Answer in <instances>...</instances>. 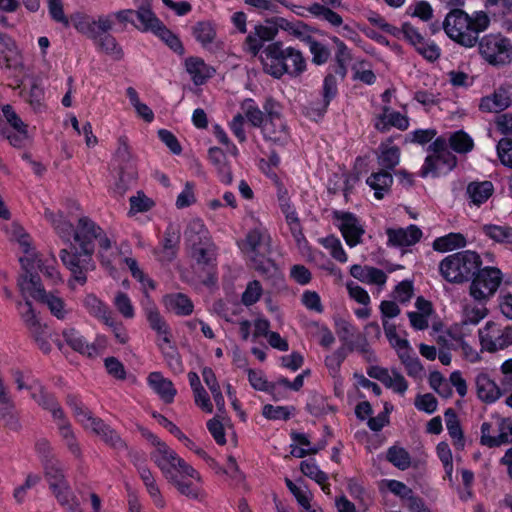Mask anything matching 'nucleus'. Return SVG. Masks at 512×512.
<instances>
[{
    "mask_svg": "<svg viewBox=\"0 0 512 512\" xmlns=\"http://www.w3.org/2000/svg\"><path fill=\"white\" fill-rule=\"evenodd\" d=\"M483 234L499 244H512V227L507 225L485 224L481 228Z\"/></svg>",
    "mask_w": 512,
    "mask_h": 512,
    "instance_id": "nucleus-43",
    "label": "nucleus"
},
{
    "mask_svg": "<svg viewBox=\"0 0 512 512\" xmlns=\"http://www.w3.org/2000/svg\"><path fill=\"white\" fill-rule=\"evenodd\" d=\"M262 291L261 283L258 280L250 281L242 294V303L245 306H251L255 304L260 299Z\"/></svg>",
    "mask_w": 512,
    "mask_h": 512,
    "instance_id": "nucleus-64",
    "label": "nucleus"
},
{
    "mask_svg": "<svg viewBox=\"0 0 512 512\" xmlns=\"http://www.w3.org/2000/svg\"><path fill=\"white\" fill-rule=\"evenodd\" d=\"M282 27L308 45L314 40L312 33L315 32L316 29H313L302 21L286 22V26Z\"/></svg>",
    "mask_w": 512,
    "mask_h": 512,
    "instance_id": "nucleus-54",
    "label": "nucleus"
},
{
    "mask_svg": "<svg viewBox=\"0 0 512 512\" xmlns=\"http://www.w3.org/2000/svg\"><path fill=\"white\" fill-rule=\"evenodd\" d=\"M177 461H170L159 468L165 479L172 484L180 494L197 499L200 495V488L194 485L192 480L201 482L200 474L184 459L178 456Z\"/></svg>",
    "mask_w": 512,
    "mask_h": 512,
    "instance_id": "nucleus-5",
    "label": "nucleus"
},
{
    "mask_svg": "<svg viewBox=\"0 0 512 512\" xmlns=\"http://www.w3.org/2000/svg\"><path fill=\"white\" fill-rule=\"evenodd\" d=\"M101 227L97 225L88 216H81L75 227L74 241L79 245L77 247L71 243L70 249L60 251L62 263L71 271L73 279L80 285L87 281V271L94 268L92 255L95 251L94 240L100 236Z\"/></svg>",
    "mask_w": 512,
    "mask_h": 512,
    "instance_id": "nucleus-1",
    "label": "nucleus"
},
{
    "mask_svg": "<svg viewBox=\"0 0 512 512\" xmlns=\"http://www.w3.org/2000/svg\"><path fill=\"white\" fill-rule=\"evenodd\" d=\"M480 55L491 65H506L512 61V45L500 34H489L478 38Z\"/></svg>",
    "mask_w": 512,
    "mask_h": 512,
    "instance_id": "nucleus-9",
    "label": "nucleus"
},
{
    "mask_svg": "<svg viewBox=\"0 0 512 512\" xmlns=\"http://www.w3.org/2000/svg\"><path fill=\"white\" fill-rule=\"evenodd\" d=\"M14 404L10 398L0 399V420L12 431H19L21 424L13 412Z\"/></svg>",
    "mask_w": 512,
    "mask_h": 512,
    "instance_id": "nucleus-46",
    "label": "nucleus"
},
{
    "mask_svg": "<svg viewBox=\"0 0 512 512\" xmlns=\"http://www.w3.org/2000/svg\"><path fill=\"white\" fill-rule=\"evenodd\" d=\"M351 59V53L346 44L340 45L339 48H336V66L334 68L335 74L339 75L341 78H345L347 74V65L351 61Z\"/></svg>",
    "mask_w": 512,
    "mask_h": 512,
    "instance_id": "nucleus-61",
    "label": "nucleus"
},
{
    "mask_svg": "<svg viewBox=\"0 0 512 512\" xmlns=\"http://www.w3.org/2000/svg\"><path fill=\"white\" fill-rule=\"evenodd\" d=\"M22 268L25 270V275L23 276V280L20 283H25L29 281L30 273H33V269L35 266L52 282L56 283L60 280V274L54 267L53 263L56 262L55 258H52V263H44L39 258H33V257H20L19 259Z\"/></svg>",
    "mask_w": 512,
    "mask_h": 512,
    "instance_id": "nucleus-20",
    "label": "nucleus"
},
{
    "mask_svg": "<svg viewBox=\"0 0 512 512\" xmlns=\"http://www.w3.org/2000/svg\"><path fill=\"white\" fill-rule=\"evenodd\" d=\"M503 280V274L497 267H479L470 284V295L474 300L485 303L498 290Z\"/></svg>",
    "mask_w": 512,
    "mask_h": 512,
    "instance_id": "nucleus-8",
    "label": "nucleus"
},
{
    "mask_svg": "<svg viewBox=\"0 0 512 512\" xmlns=\"http://www.w3.org/2000/svg\"><path fill=\"white\" fill-rule=\"evenodd\" d=\"M142 435L154 446H156V450L151 454V459L154 461L158 468H160L161 465L169 463L170 461H177L179 464L178 454L166 443L162 442L155 434L146 429H142Z\"/></svg>",
    "mask_w": 512,
    "mask_h": 512,
    "instance_id": "nucleus-21",
    "label": "nucleus"
},
{
    "mask_svg": "<svg viewBox=\"0 0 512 512\" xmlns=\"http://www.w3.org/2000/svg\"><path fill=\"white\" fill-rule=\"evenodd\" d=\"M62 336L71 349L87 356H93L96 353L95 344H89L75 328L69 327L63 330Z\"/></svg>",
    "mask_w": 512,
    "mask_h": 512,
    "instance_id": "nucleus-31",
    "label": "nucleus"
},
{
    "mask_svg": "<svg viewBox=\"0 0 512 512\" xmlns=\"http://www.w3.org/2000/svg\"><path fill=\"white\" fill-rule=\"evenodd\" d=\"M332 218L340 230L346 244L355 247L362 242L365 229L355 214L346 211L334 210Z\"/></svg>",
    "mask_w": 512,
    "mask_h": 512,
    "instance_id": "nucleus-12",
    "label": "nucleus"
},
{
    "mask_svg": "<svg viewBox=\"0 0 512 512\" xmlns=\"http://www.w3.org/2000/svg\"><path fill=\"white\" fill-rule=\"evenodd\" d=\"M241 109L244 111V117L253 127L262 128L267 119V113L264 109L261 110L253 99H244L241 103Z\"/></svg>",
    "mask_w": 512,
    "mask_h": 512,
    "instance_id": "nucleus-42",
    "label": "nucleus"
},
{
    "mask_svg": "<svg viewBox=\"0 0 512 512\" xmlns=\"http://www.w3.org/2000/svg\"><path fill=\"white\" fill-rule=\"evenodd\" d=\"M20 55L15 41L7 34L0 33V66L6 69L19 64Z\"/></svg>",
    "mask_w": 512,
    "mask_h": 512,
    "instance_id": "nucleus-29",
    "label": "nucleus"
},
{
    "mask_svg": "<svg viewBox=\"0 0 512 512\" xmlns=\"http://www.w3.org/2000/svg\"><path fill=\"white\" fill-rule=\"evenodd\" d=\"M457 165V158L451 152L439 155H429L426 157L424 165L421 168V177H427L431 174L433 177L447 174Z\"/></svg>",
    "mask_w": 512,
    "mask_h": 512,
    "instance_id": "nucleus-18",
    "label": "nucleus"
},
{
    "mask_svg": "<svg viewBox=\"0 0 512 512\" xmlns=\"http://www.w3.org/2000/svg\"><path fill=\"white\" fill-rule=\"evenodd\" d=\"M388 243L393 246H411L416 244L422 237V231L416 225H410L407 228L386 230Z\"/></svg>",
    "mask_w": 512,
    "mask_h": 512,
    "instance_id": "nucleus-27",
    "label": "nucleus"
},
{
    "mask_svg": "<svg viewBox=\"0 0 512 512\" xmlns=\"http://www.w3.org/2000/svg\"><path fill=\"white\" fill-rule=\"evenodd\" d=\"M379 149L381 153L378 157V163L383 170H393L400 160V149L397 146L388 147L381 144Z\"/></svg>",
    "mask_w": 512,
    "mask_h": 512,
    "instance_id": "nucleus-48",
    "label": "nucleus"
},
{
    "mask_svg": "<svg viewBox=\"0 0 512 512\" xmlns=\"http://www.w3.org/2000/svg\"><path fill=\"white\" fill-rule=\"evenodd\" d=\"M490 24L488 15L479 11L473 17L465 11L452 9L443 21V29L447 36L457 44L472 48L478 42L479 33L485 31Z\"/></svg>",
    "mask_w": 512,
    "mask_h": 512,
    "instance_id": "nucleus-2",
    "label": "nucleus"
},
{
    "mask_svg": "<svg viewBox=\"0 0 512 512\" xmlns=\"http://www.w3.org/2000/svg\"><path fill=\"white\" fill-rule=\"evenodd\" d=\"M45 217L52 223L58 236L71 245V238L74 236L75 227L67 220L62 212L54 214L50 210L45 211Z\"/></svg>",
    "mask_w": 512,
    "mask_h": 512,
    "instance_id": "nucleus-35",
    "label": "nucleus"
},
{
    "mask_svg": "<svg viewBox=\"0 0 512 512\" xmlns=\"http://www.w3.org/2000/svg\"><path fill=\"white\" fill-rule=\"evenodd\" d=\"M138 473L148 494L153 499L154 504L159 508H163L165 506V500L151 470L146 465H139Z\"/></svg>",
    "mask_w": 512,
    "mask_h": 512,
    "instance_id": "nucleus-36",
    "label": "nucleus"
},
{
    "mask_svg": "<svg viewBox=\"0 0 512 512\" xmlns=\"http://www.w3.org/2000/svg\"><path fill=\"white\" fill-rule=\"evenodd\" d=\"M247 372L248 380L255 390L267 392L275 398L276 384L268 382L262 371L248 369Z\"/></svg>",
    "mask_w": 512,
    "mask_h": 512,
    "instance_id": "nucleus-56",
    "label": "nucleus"
},
{
    "mask_svg": "<svg viewBox=\"0 0 512 512\" xmlns=\"http://www.w3.org/2000/svg\"><path fill=\"white\" fill-rule=\"evenodd\" d=\"M66 403L72 409L74 416L82 423V425H84L88 419H91L92 412L82 404L77 396L68 395Z\"/></svg>",
    "mask_w": 512,
    "mask_h": 512,
    "instance_id": "nucleus-62",
    "label": "nucleus"
},
{
    "mask_svg": "<svg viewBox=\"0 0 512 512\" xmlns=\"http://www.w3.org/2000/svg\"><path fill=\"white\" fill-rule=\"evenodd\" d=\"M466 246V239L461 233H449L438 237L433 242V249L439 252L452 251Z\"/></svg>",
    "mask_w": 512,
    "mask_h": 512,
    "instance_id": "nucleus-45",
    "label": "nucleus"
},
{
    "mask_svg": "<svg viewBox=\"0 0 512 512\" xmlns=\"http://www.w3.org/2000/svg\"><path fill=\"white\" fill-rule=\"evenodd\" d=\"M204 233L206 234V237L210 236L208 230L200 220H194L190 222L185 231V238L188 248L191 249L196 246L198 242L202 241Z\"/></svg>",
    "mask_w": 512,
    "mask_h": 512,
    "instance_id": "nucleus-55",
    "label": "nucleus"
},
{
    "mask_svg": "<svg viewBox=\"0 0 512 512\" xmlns=\"http://www.w3.org/2000/svg\"><path fill=\"white\" fill-rule=\"evenodd\" d=\"M495 328L496 324L489 321L483 329L479 330L481 345L489 352H496L512 345V325L503 330L494 331Z\"/></svg>",
    "mask_w": 512,
    "mask_h": 512,
    "instance_id": "nucleus-14",
    "label": "nucleus"
},
{
    "mask_svg": "<svg viewBox=\"0 0 512 512\" xmlns=\"http://www.w3.org/2000/svg\"><path fill=\"white\" fill-rule=\"evenodd\" d=\"M398 356L401 359L402 363L405 365L407 374L409 376L414 378L421 377L424 368L418 357L411 356L409 353V349L403 352H399Z\"/></svg>",
    "mask_w": 512,
    "mask_h": 512,
    "instance_id": "nucleus-59",
    "label": "nucleus"
},
{
    "mask_svg": "<svg viewBox=\"0 0 512 512\" xmlns=\"http://www.w3.org/2000/svg\"><path fill=\"white\" fill-rule=\"evenodd\" d=\"M475 385L478 398L485 403H494L503 395V391L487 373H479Z\"/></svg>",
    "mask_w": 512,
    "mask_h": 512,
    "instance_id": "nucleus-24",
    "label": "nucleus"
},
{
    "mask_svg": "<svg viewBox=\"0 0 512 512\" xmlns=\"http://www.w3.org/2000/svg\"><path fill=\"white\" fill-rule=\"evenodd\" d=\"M266 74L280 79L287 74L298 77L306 70V60L300 50L276 41L266 46L261 55Z\"/></svg>",
    "mask_w": 512,
    "mask_h": 512,
    "instance_id": "nucleus-3",
    "label": "nucleus"
},
{
    "mask_svg": "<svg viewBox=\"0 0 512 512\" xmlns=\"http://www.w3.org/2000/svg\"><path fill=\"white\" fill-rule=\"evenodd\" d=\"M383 328L389 343L392 345V347L397 349L398 353L409 349L408 341L406 339H401L397 335L396 326L393 323H390L384 319Z\"/></svg>",
    "mask_w": 512,
    "mask_h": 512,
    "instance_id": "nucleus-60",
    "label": "nucleus"
},
{
    "mask_svg": "<svg viewBox=\"0 0 512 512\" xmlns=\"http://www.w3.org/2000/svg\"><path fill=\"white\" fill-rule=\"evenodd\" d=\"M494 186L491 181L471 182L467 186L466 193L471 203L480 206L493 194Z\"/></svg>",
    "mask_w": 512,
    "mask_h": 512,
    "instance_id": "nucleus-38",
    "label": "nucleus"
},
{
    "mask_svg": "<svg viewBox=\"0 0 512 512\" xmlns=\"http://www.w3.org/2000/svg\"><path fill=\"white\" fill-rule=\"evenodd\" d=\"M44 473L50 488H56L58 485L66 481L63 468L59 460L47 459L43 463Z\"/></svg>",
    "mask_w": 512,
    "mask_h": 512,
    "instance_id": "nucleus-44",
    "label": "nucleus"
},
{
    "mask_svg": "<svg viewBox=\"0 0 512 512\" xmlns=\"http://www.w3.org/2000/svg\"><path fill=\"white\" fill-rule=\"evenodd\" d=\"M481 265L482 259L477 252L464 250L446 256L439 263V271L446 281L460 284L472 280Z\"/></svg>",
    "mask_w": 512,
    "mask_h": 512,
    "instance_id": "nucleus-4",
    "label": "nucleus"
},
{
    "mask_svg": "<svg viewBox=\"0 0 512 512\" xmlns=\"http://www.w3.org/2000/svg\"><path fill=\"white\" fill-rule=\"evenodd\" d=\"M22 291L29 293V295L36 301L46 304L51 313L58 319L65 317L64 302L61 298L48 294L43 288L40 277L37 274H31L29 281L19 283Z\"/></svg>",
    "mask_w": 512,
    "mask_h": 512,
    "instance_id": "nucleus-10",
    "label": "nucleus"
},
{
    "mask_svg": "<svg viewBox=\"0 0 512 512\" xmlns=\"http://www.w3.org/2000/svg\"><path fill=\"white\" fill-rule=\"evenodd\" d=\"M488 310L485 306L465 305L463 310V318L459 324H455L449 331L451 338H462L463 330L470 325H477L486 317Z\"/></svg>",
    "mask_w": 512,
    "mask_h": 512,
    "instance_id": "nucleus-19",
    "label": "nucleus"
},
{
    "mask_svg": "<svg viewBox=\"0 0 512 512\" xmlns=\"http://www.w3.org/2000/svg\"><path fill=\"white\" fill-rule=\"evenodd\" d=\"M26 324L39 349L43 353L48 354L51 351V345L48 340L50 336L49 328L46 325L42 326L32 312L31 318H26Z\"/></svg>",
    "mask_w": 512,
    "mask_h": 512,
    "instance_id": "nucleus-33",
    "label": "nucleus"
},
{
    "mask_svg": "<svg viewBox=\"0 0 512 512\" xmlns=\"http://www.w3.org/2000/svg\"><path fill=\"white\" fill-rule=\"evenodd\" d=\"M130 210L129 214L134 215L149 211L154 205V201L147 197L143 191H137L136 195L131 196L129 199Z\"/></svg>",
    "mask_w": 512,
    "mask_h": 512,
    "instance_id": "nucleus-58",
    "label": "nucleus"
},
{
    "mask_svg": "<svg viewBox=\"0 0 512 512\" xmlns=\"http://www.w3.org/2000/svg\"><path fill=\"white\" fill-rule=\"evenodd\" d=\"M148 383L166 403L173 402L177 391L172 381L164 378L160 372H152L148 376Z\"/></svg>",
    "mask_w": 512,
    "mask_h": 512,
    "instance_id": "nucleus-32",
    "label": "nucleus"
},
{
    "mask_svg": "<svg viewBox=\"0 0 512 512\" xmlns=\"http://www.w3.org/2000/svg\"><path fill=\"white\" fill-rule=\"evenodd\" d=\"M449 145L457 153H468L473 149L474 142L466 132L459 130L451 134Z\"/></svg>",
    "mask_w": 512,
    "mask_h": 512,
    "instance_id": "nucleus-53",
    "label": "nucleus"
},
{
    "mask_svg": "<svg viewBox=\"0 0 512 512\" xmlns=\"http://www.w3.org/2000/svg\"><path fill=\"white\" fill-rule=\"evenodd\" d=\"M366 183L374 190V196L382 199L390 192L393 183V176L387 170H380L372 173L366 180Z\"/></svg>",
    "mask_w": 512,
    "mask_h": 512,
    "instance_id": "nucleus-34",
    "label": "nucleus"
},
{
    "mask_svg": "<svg viewBox=\"0 0 512 512\" xmlns=\"http://www.w3.org/2000/svg\"><path fill=\"white\" fill-rule=\"evenodd\" d=\"M271 254H266L249 261V266L254 269L264 279L266 284L270 285L273 289H280L284 285V276L280 267L270 257Z\"/></svg>",
    "mask_w": 512,
    "mask_h": 512,
    "instance_id": "nucleus-15",
    "label": "nucleus"
},
{
    "mask_svg": "<svg viewBox=\"0 0 512 512\" xmlns=\"http://www.w3.org/2000/svg\"><path fill=\"white\" fill-rule=\"evenodd\" d=\"M300 470L305 476L313 479L319 485H322L323 490L326 489L324 484L328 480V476L325 472L319 469L313 459L302 461L300 464Z\"/></svg>",
    "mask_w": 512,
    "mask_h": 512,
    "instance_id": "nucleus-57",
    "label": "nucleus"
},
{
    "mask_svg": "<svg viewBox=\"0 0 512 512\" xmlns=\"http://www.w3.org/2000/svg\"><path fill=\"white\" fill-rule=\"evenodd\" d=\"M114 157L115 161L118 163L119 174L114 192L122 197L136 184L138 178L136 162L130 152L128 138L126 136H120L118 138V147Z\"/></svg>",
    "mask_w": 512,
    "mask_h": 512,
    "instance_id": "nucleus-7",
    "label": "nucleus"
},
{
    "mask_svg": "<svg viewBox=\"0 0 512 512\" xmlns=\"http://www.w3.org/2000/svg\"><path fill=\"white\" fill-rule=\"evenodd\" d=\"M386 459L400 470H406L411 465V456L406 449L392 446L387 450Z\"/></svg>",
    "mask_w": 512,
    "mask_h": 512,
    "instance_id": "nucleus-50",
    "label": "nucleus"
},
{
    "mask_svg": "<svg viewBox=\"0 0 512 512\" xmlns=\"http://www.w3.org/2000/svg\"><path fill=\"white\" fill-rule=\"evenodd\" d=\"M69 20L79 33L90 39H96L98 31L109 32L113 26L111 16H100L95 20L87 14L76 12L69 17Z\"/></svg>",
    "mask_w": 512,
    "mask_h": 512,
    "instance_id": "nucleus-13",
    "label": "nucleus"
},
{
    "mask_svg": "<svg viewBox=\"0 0 512 512\" xmlns=\"http://www.w3.org/2000/svg\"><path fill=\"white\" fill-rule=\"evenodd\" d=\"M134 17L138 20L134 27L141 32L150 31L154 33L162 22L152 11L150 0H143L137 5V9L134 10Z\"/></svg>",
    "mask_w": 512,
    "mask_h": 512,
    "instance_id": "nucleus-22",
    "label": "nucleus"
},
{
    "mask_svg": "<svg viewBox=\"0 0 512 512\" xmlns=\"http://www.w3.org/2000/svg\"><path fill=\"white\" fill-rule=\"evenodd\" d=\"M208 155L211 163L218 171L221 182L224 184H231L233 180L232 172L227 165V158L223 150L218 147H211L208 150Z\"/></svg>",
    "mask_w": 512,
    "mask_h": 512,
    "instance_id": "nucleus-37",
    "label": "nucleus"
},
{
    "mask_svg": "<svg viewBox=\"0 0 512 512\" xmlns=\"http://www.w3.org/2000/svg\"><path fill=\"white\" fill-rule=\"evenodd\" d=\"M192 33L204 47L211 44L216 38V30L208 21L197 22L192 28Z\"/></svg>",
    "mask_w": 512,
    "mask_h": 512,
    "instance_id": "nucleus-49",
    "label": "nucleus"
},
{
    "mask_svg": "<svg viewBox=\"0 0 512 512\" xmlns=\"http://www.w3.org/2000/svg\"><path fill=\"white\" fill-rule=\"evenodd\" d=\"M512 103L508 89L499 87L492 95L481 98L479 109L483 112L499 113Z\"/></svg>",
    "mask_w": 512,
    "mask_h": 512,
    "instance_id": "nucleus-26",
    "label": "nucleus"
},
{
    "mask_svg": "<svg viewBox=\"0 0 512 512\" xmlns=\"http://www.w3.org/2000/svg\"><path fill=\"white\" fill-rule=\"evenodd\" d=\"M263 109L267 119L261 128L265 140L278 146H285L290 140L288 126L282 116V106L273 97L265 98Z\"/></svg>",
    "mask_w": 512,
    "mask_h": 512,
    "instance_id": "nucleus-6",
    "label": "nucleus"
},
{
    "mask_svg": "<svg viewBox=\"0 0 512 512\" xmlns=\"http://www.w3.org/2000/svg\"><path fill=\"white\" fill-rule=\"evenodd\" d=\"M180 241L179 234L173 229L168 227L164 233V239L161 247L154 250V254L161 262H171L175 259Z\"/></svg>",
    "mask_w": 512,
    "mask_h": 512,
    "instance_id": "nucleus-28",
    "label": "nucleus"
},
{
    "mask_svg": "<svg viewBox=\"0 0 512 512\" xmlns=\"http://www.w3.org/2000/svg\"><path fill=\"white\" fill-rule=\"evenodd\" d=\"M92 40L101 51L112 56L115 60L123 58L124 53L122 48L119 46L115 37L108 32L98 31V37Z\"/></svg>",
    "mask_w": 512,
    "mask_h": 512,
    "instance_id": "nucleus-39",
    "label": "nucleus"
},
{
    "mask_svg": "<svg viewBox=\"0 0 512 512\" xmlns=\"http://www.w3.org/2000/svg\"><path fill=\"white\" fill-rule=\"evenodd\" d=\"M83 303L87 311L96 318L105 321L111 316L109 308L93 294L87 295Z\"/></svg>",
    "mask_w": 512,
    "mask_h": 512,
    "instance_id": "nucleus-52",
    "label": "nucleus"
},
{
    "mask_svg": "<svg viewBox=\"0 0 512 512\" xmlns=\"http://www.w3.org/2000/svg\"><path fill=\"white\" fill-rule=\"evenodd\" d=\"M337 95V81L333 74L329 73L324 78L321 102H312L307 106L306 115L313 120L322 118L333 98Z\"/></svg>",
    "mask_w": 512,
    "mask_h": 512,
    "instance_id": "nucleus-17",
    "label": "nucleus"
},
{
    "mask_svg": "<svg viewBox=\"0 0 512 512\" xmlns=\"http://www.w3.org/2000/svg\"><path fill=\"white\" fill-rule=\"evenodd\" d=\"M142 305L149 327L162 338L164 343L170 344L172 335L169 325L160 314L156 304L146 291L144 293Z\"/></svg>",
    "mask_w": 512,
    "mask_h": 512,
    "instance_id": "nucleus-16",
    "label": "nucleus"
},
{
    "mask_svg": "<svg viewBox=\"0 0 512 512\" xmlns=\"http://www.w3.org/2000/svg\"><path fill=\"white\" fill-rule=\"evenodd\" d=\"M185 69L191 76V80L197 86L203 85L212 78L216 70L204 62L200 57H188L185 60Z\"/></svg>",
    "mask_w": 512,
    "mask_h": 512,
    "instance_id": "nucleus-25",
    "label": "nucleus"
},
{
    "mask_svg": "<svg viewBox=\"0 0 512 512\" xmlns=\"http://www.w3.org/2000/svg\"><path fill=\"white\" fill-rule=\"evenodd\" d=\"M164 304L168 309L182 316L190 315L194 307L192 301L182 293L166 295L164 297Z\"/></svg>",
    "mask_w": 512,
    "mask_h": 512,
    "instance_id": "nucleus-41",
    "label": "nucleus"
},
{
    "mask_svg": "<svg viewBox=\"0 0 512 512\" xmlns=\"http://www.w3.org/2000/svg\"><path fill=\"white\" fill-rule=\"evenodd\" d=\"M277 32L278 29L275 26L256 25L254 31L246 37L247 50L256 56L263 48L264 42L273 40Z\"/></svg>",
    "mask_w": 512,
    "mask_h": 512,
    "instance_id": "nucleus-23",
    "label": "nucleus"
},
{
    "mask_svg": "<svg viewBox=\"0 0 512 512\" xmlns=\"http://www.w3.org/2000/svg\"><path fill=\"white\" fill-rule=\"evenodd\" d=\"M444 417L448 433L454 440V445L457 449H463L465 442L457 413L453 408H448L444 413Z\"/></svg>",
    "mask_w": 512,
    "mask_h": 512,
    "instance_id": "nucleus-40",
    "label": "nucleus"
},
{
    "mask_svg": "<svg viewBox=\"0 0 512 512\" xmlns=\"http://www.w3.org/2000/svg\"><path fill=\"white\" fill-rule=\"evenodd\" d=\"M497 155L500 162L509 168H512V138H501L496 146Z\"/></svg>",
    "mask_w": 512,
    "mask_h": 512,
    "instance_id": "nucleus-63",
    "label": "nucleus"
},
{
    "mask_svg": "<svg viewBox=\"0 0 512 512\" xmlns=\"http://www.w3.org/2000/svg\"><path fill=\"white\" fill-rule=\"evenodd\" d=\"M307 11L317 18L327 21L334 27H339L343 23L341 15L333 11L332 8L320 5V3H313L307 8Z\"/></svg>",
    "mask_w": 512,
    "mask_h": 512,
    "instance_id": "nucleus-47",
    "label": "nucleus"
},
{
    "mask_svg": "<svg viewBox=\"0 0 512 512\" xmlns=\"http://www.w3.org/2000/svg\"><path fill=\"white\" fill-rule=\"evenodd\" d=\"M154 34L158 36L170 49L179 55H183L185 52L184 46L177 35L169 30L163 22L155 30Z\"/></svg>",
    "mask_w": 512,
    "mask_h": 512,
    "instance_id": "nucleus-51",
    "label": "nucleus"
},
{
    "mask_svg": "<svg viewBox=\"0 0 512 512\" xmlns=\"http://www.w3.org/2000/svg\"><path fill=\"white\" fill-rule=\"evenodd\" d=\"M350 274L363 283L376 284L379 286L384 285L387 280V276L383 270L372 266L355 264L350 268Z\"/></svg>",
    "mask_w": 512,
    "mask_h": 512,
    "instance_id": "nucleus-30",
    "label": "nucleus"
},
{
    "mask_svg": "<svg viewBox=\"0 0 512 512\" xmlns=\"http://www.w3.org/2000/svg\"><path fill=\"white\" fill-rule=\"evenodd\" d=\"M271 236L266 229L255 228L250 230L245 238L238 243L242 253L248 261L272 253Z\"/></svg>",
    "mask_w": 512,
    "mask_h": 512,
    "instance_id": "nucleus-11",
    "label": "nucleus"
}]
</instances>
